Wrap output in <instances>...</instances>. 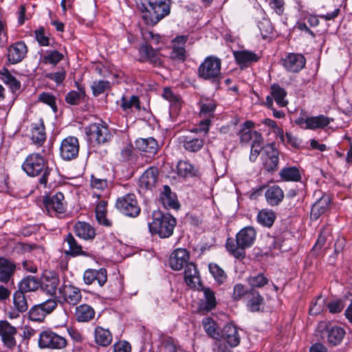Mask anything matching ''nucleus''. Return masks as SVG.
Wrapping results in <instances>:
<instances>
[{
  "label": "nucleus",
  "instance_id": "f257e3e1",
  "mask_svg": "<svg viewBox=\"0 0 352 352\" xmlns=\"http://www.w3.org/2000/svg\"><path fill=\"white\" fill-rule=\"evenodd\" d=\"M135 2L147 25L155 26L170 13L171 0H135Z\"/></svg>",
  "mask_w": 352,
  "mask_h": 352
},
{
  "label": "nucleus",
  "instance_id": "f03ea898",
  "mask_svg": "<svg viewBox=\"0 0 352 352\" xmlns=\"http://www.w3.org/2000/svg\"><path fill=\"white\" fill-rule=\"evenodd\" d=\"M256 230L252 226H245L235 235V238L228 236L225 248L228 254L237 260L242 261L246 256L245 250L253 246L256 239Z\"/></svg>",
  "mask_w": 352,
  "mask_h": 352
},
{
  "label": "nucleus",
  "instance_id": "7ed1b4c3",
  "mask_svg": "<svg viewBox=\"0 0 352 352\" xmlns=\"http://www.w3.org/2000/svg\"><path fill=\"white\" fill-rule=\"evenodd\" d=\"M21 168L30 177L41 175L38 184L45 188H47L52 168L49 166L47 160L42 155L38 153L29 154L23 162Z\"/></svg>",
  "mask_w": 352,
  "mask_h": 352
},
{
  "label": "nucleus",
  "instance_id": "20e7f679",
  "mask_svg": "<svg viewBox=\"0 0 352 352\" xmlns=\"http://www.w3.org/2000/svg\"><path fill=\"white\" fill-rule=\"evenodd\" d=\"M85 132L89 148L95 152L100 146L109 143L113 138L109 126L102 120L89 124L85 127Z\"/></svg>",
  "mask_w": 352,
  "mask_h": 352
},
{
  "label": "nucleus",
  "instance_id": "39448f33",
  "mask_svg": "<svg viewBox=\"0 0 352 352\" xmlns=\"http://www.w3.org/2000/svg\"><path fill=\"white\" fill-rule=\"evenodd\" d=\"M176 223V219L170 214L154 210L152 213V221L148 223L149 232L162 239L168 238L173 234Z\"/></svg>",
  "mask_w": 352,
  "mask_h": 352
},
{
  "label": "nucleus",
  "instance_id": "423d86ee",
  "mask_svg": "<svg viewBox=\"0 0 352 352\" xmlns=\"http://www.w3.org/2000/svg\"><path fill=\"white\" fill-rule=\"evenodd\" d=\"M43 210L50 217L61 219L67 210V203L63 192L47 194L43 197Z\"/></svg>",
  "mask_w": 352,
  "mask_h": 352
},
{
  "label": "nucleus",
  "instance_id": "0eeeda50",
  "mask_svg": "<svg viewBox=\"0 0 352 352\" xmlns=\"http://www.w3.org/2000/svg\"><path fill=\"white\" fill-rule=\"evenodd\" d=\"M221 60L214 56H207L197 69L199 79L211 82H219L221 78Z\"/></svg>",
  "mask_w": 352,
  "mask_h": 352
},
{
  "label": "nucleus",
  "instance_id": "6e6552de",
  "mask_svg": "<svg viewBox=\"0 0 352 352\" xmlns=\"http://www.w3.org/2000/svg\"><path fill=\"white\" fill-rule=\"evenodd\" d=\"M116 208L123 215L131 218L137 217L141 212V208L133 193L118 197L116 201Z\"/></svg>",
  "mask_w": 352,
  "mask_h": 352
},
{
  "label": "nucleus",
  "instance_id": "1a4fd4ad",
  "mask_svg": "<svg viewBox=\"0 0 352 352\" xmlns=\"http://www.w3.org/2000/svg\"><path fill=\"white\" fill-rule=\"evenodd\" d=\"M159 170L156 166H150L138 179V191L139 194L146 196L152 194L156 188Z\"/></svg>",
  "mask_w": 352,
  "mask_h": 352
},
{
  "label": "nucleus",
  "instance_id": "9d476101",
  "mask_svg": "<svg viewBox=\"0 0 352 352\" xmlns=\"http://www.w3.org/2000/svg\"><path fill=\"white\" fill-rule=\"evenodd\" d=\"M38 345L40 349L60 350L67 346V341L65 338L47 329L40 333Z\"/></svg>",
  "mask_w": 352,
  "mask_h": 352
},
{
  "label": "nucleus",
  "instance_id": "9b49d317",
  "mask_svg": "<svg viewBox=\"0 0 352 352\" xmlns=\"http://www.w3.org/2000/svg\"><path fill=\"white\" fill-rule=\"evenodd\" d=\"M56 307V299L49 298L43 302L32 306L28 313V319L33 322H43L45 317L52 314Z\"/></svg>",
  "mask_w": 352,
  "mask_h": 352
},
{
  "label": "nucleus",
  "instance_id": "f8f14e48",
  "mask_svg": "<svg viewBox=\"0 0 352 352\" xmlns=\"http://www.w3.org/2000/svg\"><path fill=\"white\" fill-rule=\"evenodd\" d=\"M56 298V301L60 304L76 306L81 301L82 294L78 287L72 284H63L58 288Z\"/></svg>",
  "mask_w": 352,
  "mask_h": 352
},
{
  "label": "nucleus",
  "instance_id": "ddd939ff",
  "mask_svg": "<svg viewBox=\"0 0 352 352\" xmlns=\"http://www.w3.org/2000/svg\"><path fill=\"white\" fill-rule=\"evenodd\" d=\"M261 160L263 168L266 172L273 173L278 170L279 151L276 147L275 143L268 144L263 147Z\"/></svg>",
  "mask_w": 352,
  "mask_h": 352
},
{
  "label": "nucleus",
  "instance_id": "4468645a",
  "mask_svg": "<svg viewBox=\"0 0 352 352\" xmlns=\"http://www.w3.org/2000/svg\"><path fill=\"white\" fill-rule=\"evenodd\" d=\"M140 61L142 63H149L153 67H163V56L160 52V49H154L148 43H142L139 49Z\"/></svg>",
  "mask_w": 352,
  "mask_h": 352
},
{
  "label": "nucleus",
  "instance_id": "2eb2a0df",
  "mask_svg": "<svg viewBox=\"0 0 352 352\" xmlns=\"http://www.w3.org/2000/svg\"><path fill=\"white\" fill-rule=\"evenodd\" d=\"M80 151L79 140L76 137L68 136L60 143L59 153L65 161H71L78 157Z\"/></svg>",
  "mask_w": 352,
  "mask_h": 352
},
{
  "label": "nucleus",
  "instance_id": "dca6fc26",
  "mask_svg": "<svg viewBox=\"0 0 352 352\" xmlns=\"http://www.w3.org/2000/svg\"><path fill=\"white\" fill-rule=\"evenodd\" d=\"M63 245L67 244L68 249L63 250V253L66 256L77 257L82 256L85 257L92 258L94 254L91 252L83 250L82 245L77 241L73 234L67 233L63 238Z\"/></svg>",
  "mask_w": 352,
  "mask_h": 352
},
{
  "label": "nucleus",
  "instance_id": "f3484780",
  "mask_svg": "<svg viewBox=\"0 0 352 352\" xmlns=\"http://www.w3.org/2000/svg\"><path fill=\"white\" fill-rule=\"evenodd\" d=\"M287 95V92L283 87L274 83L270 86V94L267 96L265 105L272 108L274 101L279 107H285L288 104Z\"/></svg>",
  "mask_w": 352,
  "mask_h": 352
},
{
  "label": "nucleus",
  "instance_id": "a211bd4d",
  "mask_svg": "<svg viewBox=\"0 0 352 352\" xmlns=\"http://www.w3.org/2000/svg\"><path fill=\"white\" fill-rule=\"evenodd\" d=\"M16 328L7 320H0V338L5 347L13 349L16 346Z\"/></svg>",
  "mask_w": 352,
  "mask_h": 352
},
{
  "label": "nucleus",
  "instance_id": "6ab92c4d",
  "mask_svg": "<svg viewBox=\"0 0 352 352\" xmlns=\"http://www.w3.org/2000/svg\"><path fill=\"white\" fill-rule=\"evenodd\" d=\"M188 39V36L185 35L177 36L173 39V47L169 54L171 60L180 63H183L186 60V43Z\"/></svg>",
  "mask_w": 352,
  "mask_h": 352
},
{
  "label": "nucleus",
  "instance_id": "aec40b11",
  "mask_svg": "<svg viewBox=\"0 0 352 352\" xmlns=\"http://www.w3.org/2000/svg\"><path fill=\"white\" fill-rule=\"evenodd\" d=\"M254 127L255 123L252 120H246L240 125L236 134L241 144H248L251 141L252 142L254 140H258L259 136L263 137L261 133L253 130Z\"/></svg>",
  "mask_w": 352,
  "mask_h": 352
},
{
  "label": "nucleus",
  "instance_id": "412c9836",
  "mask_svg": "<svg viewBox=\"0 0 352 352\" xmlns=\"http://www.w3.org/2000/svg\"><path fill=\"white\" fill-rule=\"evenodd\" d=\"M284 68L292 73H298L306 64V58L301 54L289 53L282 59Z\"/></svg>",
  "mask_w": 352,
  "mask_h": 352
},
{
  "label": "nucleus",
  "instance_id": "4be33fe9",
  "mask_svg": "<svg viewBox=\"0 0 352 352\" xmlns=\"http://www.w3.org/2000/svg\"><path fill=\"white\" fill-rule=\"evenodd\" d=\"M83 281L87 285L96 282L100 287H102L107 283V270L104 267L98 270L87 269L83 273Z\"/></svg>",
  "mask_w": 352,
  "mask_h": 352
},
{
  "label": "nucleus",
  "instance_id": "5701e85b",
  "mask_svg": "<svg viewBox=\"0 0 352 352\" xmlns=\"http://www.w3.org/2000/svg\"><path fill=\"white\" fill-rule=\"evenodd\" d=\"M28 51L24 41L15 42L8 48V60L11 64L19 63L26 57Z\"/></svg>",
  "mask_w": 352,
  "mask_h": 352
},
{
  "label": "nucleus",
  "instance_id": "b1692460",
  "mask_svg": "<svg viewBox=\"0 0 352 352\" xmlns=\"http://www.w3.org/2000/svg\"><path fill=\"white\" fill-rule=\"evenodd\" d=\"M28 309L27 296L20 291H16L13 294V307L8 313L10 318H16L20 314L25 312Z\"/></svg>",
  "mask_w": 352,
  "mask_h": 352
},
{
  "label": "nucleus",
  "instance_id": "393cba45",
  "mask_svg": "<svg viewBox=\"0 0 352 352\" xmlns=\"http://www.w3.org/2000/svg\"><path fill=\"white\" fill-rule=\"evenodd\" d=\"M322 333L327 338L328 344L331 346L340 345L346 333L345 330L342 327L336 325H327Z\"/></svg>",
  "mask_w": 352,
  "mask_h": 352
},
{
  "label": "nucleus",
  "instance_id": "a878e982",
  "mask_svg": "<svg viewBox=\"0 0 352 352\" xmlns=\"http://www.w3.org/2000/svg\"><path fill=\"white\" fill-rule=\"evenodd\" d=\"M16 269V263L12 260L0 256V282L7 284L13 282V276Z\"/></svg>",
  "mask_w": 352,
  "mask_h": 352
},
{
  "label": "nucleus",
  "instance_id": "bb28decb",
  "mask_svg": "<svg viewBox=\"0 0 352 352\" xmlns=\"http://www.w3.org/2000/svg\"><path fill=\"white\" fill-rule=\"evenodd\" d=\"M333 121V118H329L324 115L317 116H311L306 118H301L298 121V124H305V129L310 130H316L324 129L331 122Z\"/></svg>",
  "mask_w": 352,
  "mask_h": 352
},
{
  "label": "nucleus",
  "instance_id": "cd10ccee",
  "mask_svg": "<svg viewBox=\"0 0 352 352\" xmlns=\"http://www.w3.org/2000/svg\"><path fill=\"white\" fill-rule=\"evenodd\" d=\"M236 64L241 69L246 68L253 63H257L261 56L249 50H236L233 52Z\"/></svg>",
  "mask_w": 352,
  "mask_h": 352
},
{
  "label": "nucleus",
  "instance_id": "c85d7f7f",
  "mask_svg": "<svg viewBox=\"0 0 352 352\" xmlns=\"http://www.w3.org/2000/svg\"><path fill=\"white\" fill-rule=\"evenodd\" d=\"M220 340H224L231 348L237 346L241 342L237 327L232 324L225 325L221 331Z\"/></svg>",
  "mask_w": 352,
  "mask_h": 352
},
{
  "label": "nucleus",
  "instance_id": "c756f323",
  "mask_svg": "<svg viewBox=\"0 0 352 352\" xmlns=\"http://www.w3.org/2000/svg\"><path fill=\"white\" fill-rule=\"evenodd\" d=\"M135 147L148 157H153L159 150L158 143L153 138L137 139Z\"/></svg>",
  "mask_w": 352,
  "mask_h": 352
},
{
  "label": "nucleus",
  "instance_id": "7c9ffc66",
  "mask_svg": "<svg viewBox=\"0 0 352 352\" xmlns=\"http://www.w3.org/2000/svg\"><path fill=\"white\" fill-rule=\"evenodd\" d=\"M189 258V253L186 249H176L170 256V267L174 270H180L188 263Z\"/></svg>",
  "mask_w": 352,
  "mask_h": 352
},
{
  "label": "nucleus",
  "instance_id": "2f4dec72",
  "mask_svg": "<svg viewBox=\"0 0 352 352\" xmlns=\"http://www.w3.org/2000/svg\"><path fill=\"white\" fill-rule=\"evenodd\" d=\"M73 232L76 236L85 241H91L96 235V230L91 224L80 221L74 225Z\"/></svg>",
  "mask_w": 352,
  "mask_h": 352
},
{
  "label": "nucleus",
  "instance_id": "473e14b6",
  "mask_svg": "<svg viewBox=\"0 0 352 352\" xmlns=\"http://www.w3.org/2000/svg\"><path fill=\"white\" fill-rule=\"evenodd\" d=\"M331 201L328 195H323L317 200L311 209V219L313 221L318 220L322 214L326 213L330 208Z\"/></svg>",
  "mask_w": 352,
  "mask_h": 352
},
{
  "label": "nucleus",
  "instance_id": "72a5a7b5",
  "mask_svg": "<svg viewBox=\"0 0 352 352\" xmlns=\"http://www.w3.org/2000/svg\"><path fill=\"white\" fill-rule=\"evenodd\" d=\"M177 174L182 177H199L201 172L198 166L187 160H180L177 165Z\"/></svg>",
  "mask_w": 352,
  "mask_h": 352
},
{
  "label": "nucleus",
  "instance_id": "f704fd0d",
  "mask_svg": "<svg viewBox=\"0 0 352 352\" xmlns=\"http://www.w3.org/2000/svg\"><path fill=\"white\" fill-rule=\"evenodd\" d=\"M204 138L192 135H184L182 137V146L184 149L189 153H197L199 151L204 145Z\"/></svg>",
  "mask_w": 352,
  "mask_h": 352
},
{
  "label": "nucleus",
  "instance_id": "c9c22d12",
  "mask_svg": "<svg viewBox=\"0 0 352 352\" xmlns=\"http://www.w3.org/2000/svg\"><path fill=\"white\" fill-rule=\"evenodd\" d=\"M60 280L58 276L54 273H49L44 274L41 278L40 286L42 289L46 292L48 294L54 296L56 294L58 285H59Z\"/></svg>",
  "mask_w": 352,
  "mask_h": 352
},
{
  "label": "nucleus",
  "instance_id": "e433bc0d",
  "mask_svg": "<svg viewBox=\"0 0 352 352\" xmlns=\"http://www.w3.org/2000/svg\"><path fill=\"white\" fill-rule=\"evenodd\" d=\"M302 170L296 166L283 167L279 172V176L283 182H301Z\"/></svg>",
  "mask_w": 352,
  "mask_h": 352
},
{
  "label": "nucleus",
  "instance_id": "4c0bfd02",
  "mask_svg": "<svg viewBox=\"0 0 352 352\" xmlns=\"http://www.w3.org/2000/svg\"><path fill=\"white\" fill-rule=\"evenodd\" d=\"M184 280L190 288H196L199 283H201L199 272L193 263H188L185 265Z\"/></svg>",
  "mask_w": 352,
  "mask_h": 352
},
{
  "label": "nucleus",
  "instance_id": "58836bf2",
  "mask_svg": "<svg viewBox=\"0 0 352 352\" xmlns=\"http://www.w3.org/2000/svg\"><path fill=\"white\" fill-rule=\"evenodd\" d=\"M265 197L267 204L270 206H278L284 199V192L277 185L269 187L265 192Z\"/></svg>",
  "mask_w": 352,
  "mask_h": 352
},
{
  "label": "nucleus",
  "instance_id": "ea45409f",
  "mask_svg": "<svg viewBox=\"0 0 352 352\" xmlns=\"http://www.w3.org/2000/svg\"><path fill=\"white\" fill-rule=\"evenodd\" d=\"M160 199L166 208L177 209L179 208L176 194L172 192L170 186L168 185L163 186V190L160 193Z\"/></svg>",
  "mask_w": 352,
  "mask_h": 352
},
{
  "label": "nucleus",
  "instance_id": "a19ab883",
  "mask_svg": "<svg viewBox=\"0 0 352 352\" xmlns=\"http://www.w3.org/2000/svg\"><path fill=\"white\" fill-rule=\"evenodd\" d=\"M75 84L78 91L72 90L69 91L65 97V100L67 104L74 106L78 105L82 102H84L87 96L85 87L78 82H76Z\"/></svg>",
  "mask_w": 352,
  "mask_h": 352
},
{
  "label": "nucleus",
  "instance_id": "79ce46f5",
  "mask_svg": "<svg viewBox=\"0 0 352 352\" xmlns=\"http://www.w3.org/2000/svg\"><path fill=\"white\" fill-rule=\"evenodd\" d=\"M197 290L204 292V309L208 311L213 310L217 306L215 293L208 287H204L202 283H199L196 287Z\"/></svg>",
  "mask_w": 352,
  "mask_h": 352
},
{
  "label": "nucleus",
  "instance_id": "37998d69",
  "mask_svg": "<svg viewBox=\"0 0 352 352\" xmlns=\"http://www.w3.org/2000/svg\"><path fill=\"white\" fill-rule=\"evenodd\" d=\"M247 297L248 298L246 303L248 309L252 312L260 311L261 306L264 305V298L261 294L255 289H250Z\"/></svg>",
  "mask_w": 352,
  "mask_h": 352
},
{
  "label": "nucleus",
  "instance_id": "c03bdc74",
  "mask_svg": "<svg viewBox=\"0 0 352 352\" xmlns=\"http://www.w3.org/2000/svg\"><path fill=\"white\" fill-rule=\"evenodd\" d=\"M94 309L87 304H82L76 307L75 317L79 322H88L94 319Z\"/></svg>",
  "mask_w": 352,
  "mask_h": 352
},
{
  "label": "nucleus",
  "instance_id": "a18cd8bd",
  "mask_svg": "<svg viewBox=\"0 0 352 352\" xmlns=\"http://www.w3.org/2000/svg\"><path fill=\"white\" fill-rule=\"evenodd\" d=\"M203 328L207 336L216 340H220L221 331L217 323L210 317H206L201 321Z\"/></svg>",
  "mask_w": 352,
  "mask_h": 352
},
{
  "label": "nucleus",
  "instance_id": "49530a36",
  "mask_svg": "<svg viewBox=\"0 0 352 352\" xmlns=\"http://www.w3.org/2000/svg\"><path fill=\"white\" fill-rule=\"evenodd\" d=\"M94 339L97 344L101 346H108L113 340V336L109 329L98 326L94 330Z\"/></svg>",
  "mask_w": 352,
  "mask_h": 352
},
{
  "label": "nucleus",
  "instance_id": "de8ad7c7",
  "mask_svg": "<svg viewBox=\"0 0 352 352\" xmlns=\"http://www.w3.org/2000/svg\"><path fill=\"white\" fill-rule=\"evenodd\" d=\"M276 219V212L268 208H263L259 210L256 216V221L265 228H271Z\"/></svg>",
  "mask_w": 352,
  "mask_h": 352
},
{
  "label": "nucleus",
  "instance_id": "09e8293b",
  "mask_svg": "<svg viewBox=\"0 0 352 352\" xmlns=\"http://www.w3.org/2000/svg\"><path fill=\"white\" fill-rule=\"evenodd\" d=\"M39 287L40 282L37 278L28 276L19 282L17 291L25 294L27 292L36 291Z\"/></svg>",
  "mask_w": 352,
  "mask_h": 352
},
{
  "label": "nucleus",
  "instance_id": "8fccbe9b",
  "mask_svg": "<svg viewBox=\"0 0 352 352\" xmlns=\"http://www.w3.org/2000/svg\"><path fill=\"white\" fill-rule=\"evenodd\" d=\"M200 118H209L212 120L214 116V111L217 109V102L214 100L200 101L199 102Z\"/></svg>",
  "mask_w": 352,
  "mask_h": 352
},
{
  "label": "nucleus",
  "instance_id": "3c124183",
  "mask_svg": "<svg viewBox=\"0 0 352 352\" xmlns=\"http://www.w3.org/2000/svg\"><path fill=\"white\" fill-rule=\"evenodd\" d=\"M30 139L33 144L42 146L46 140L45 126L43 124H34L31 129Z\"/></svg>",
  "mask_w": 352,
  "mask_h": 352
},
{
  "label": "nucleus",
  "instance_id": "603ef678",
  "mask_svg": "<svg viewBox=\"0 0 352 352\" xmlns=\"http://www.w3.org/2000/svg\"><path fill=\"white\" fill-rule=\"evenodd\" d=\"M331 228L329 225L324 226L320 232L318 239L312 248V251L320 250L325 245L328 238L331 236Z\"/></svg>",
  "mask_w": 352,
  "mask_h": 352
},
{
  "label": "nucleus",
  "instance_id": "864d4df0",
  "mask_svg": "<svg viewBox=\"0 0 352 352\" xmlns=\"http://www.w3.org/2000/svg\"><path fill=\"white\" fill-rule=\"evenodd\" d=\"M120 102V107L123 111L131 109L133 107L137 111H140L141 109V102L138 96L133 95L129 99H127L125 96H122Z\"/></svg>",
  "mask_w": 352,
  "mask_h": 352
},
{
  "label": "nucleus",
  "instance_id": "5fc2aeb1",
  "mask_svg": "<svg viewBox=\"0 0 352 352\" xmlns=\"http://www.w3.org/2000/svg\"><path fill=\"white\" fill-rule=\"evenodd\" d=\"M162 96L170 102L171 107L177 110H179L181 108V98L179 96L175 95L170 88L164 87L163 89Z\"/></svg>",
  "mask_w": 352,
  "mask_h": 352
},
{
  "label": "nucleus",
  "instance_id": "6e6d98bb",
  "mask_svg": "<svg viewBox=\"0 0 352 352\" xmlns=\"http://www.w3.org/2000/svg\"><path fill=\"white\" fill-rule=\"evenodd\" d=\"M208 268L210 273L219 285H222L225 283L227 279V275L219 265L217 263H210Z\"/></svg>",
  "mask_w": 352,
  "mask_h": 352
},
{
  "label": "nucleus",
  "instance_id": "4d7b16f0",
  "mask_svg": "<svg viewBox=\"0 0 352 352\" xmlns=\"http://www.w3.org/2000/svg\"><path fill=\"white\" fill-rule=\"evenodd\" d=\"M120 155L123 160L130 164H138V155L134 151L132 144H126L120 151Z\"/></svg>",
  "mask_w": 352,
  "mask_h": 352
},
{
  "label": "nucleus",
  "instance_id": "13d9d810",
  "mask_svg": "<svg viewBox=\"0 0 352 352\" xmlns=\"http://www.w3.org/2000/svg\"><path fill=\"white\" fill-rule=\"evenodd\" d=\"M268 282V278L263 273L250 276L247 278V283L251 287V289L261 288L267 285Z\"/></svg>",
  "mask_w": 352,
  "mask_h": 352
},
{
  "label": "nucleus",
  "instance_id": "bf43d9fd",
  "mask_svg": "<svg viewBox=\"0 0 352 352\" xmlns=\"http://www.w3.org/2000/svg\"><path fill=\"white\" fill-rule=\"evenodd\" d=\"M107 298L113 299L118 298L122 292V286L118 280L109 281L108 286L104 290Z\"/></svg>",
  "mask_w": 352,
  "mask_h": 352
},
{
  "label": "nucleus",
  "instance_id": "052dcab7",
  "mask_svg": "<svg viewBox=\"0 0 352 352\" xmlns=\"http://www.w3.org/2000/svg\"><path fill=\"white\" fill-rule=\"evenodd\" d=\"M94 96H98L111 88V82L108 80H100L94 81L91 87Z\"/></svg>",
  "mask_w": 352,
  "mask_h": 352
},
{
  "label": "nucleus",
  "instance_id": "680f3d73",
  "mask_svg": "<svg viewBox=\"0 0 352 352\" xmlns=\"http://www.w3.org/2000/svg\"><path fill=\"white\" fill-rule=\"evenodd\" d=\"M63 58V54L57 50L47 51V54L42 58V63L56 65Z\"/></svg>",
  "mask_w": 352,
  "mask_h": 352
},
{
  "label": "nucleus",
  "instance_id": "e2e57ef3",
  "mask_svg": "<svg viewBox=\"0 0 352 352\" xmlns=\"http://www.w3.org/2000/svg\"><path fill=\"white\" fill-rule=\"evenodd\" d=\"M263 143V138L260 136L258 140H254V141L252 142L251 150L249 157V159L252 162H254L256 160L261 151H263V147L262 146Z\"/></svg>",
  "mask_w": 352,
  "mask_h": 352
},
{
  "label": "nucleus",
  "instance_id": "0e129e2a",
  "mask_svg": "<svg viewBox=\"0 0 352 352\" xmlns=\"http://www.w3.org/2000/svg\"><path fill=\"white\" fill-rule=\"evenodd\" d=\"M250 289H248L244 285L241 283L236 284L233 287L232 298L234 301H239L244 297L248 296Z\"/></svg>",
  "mask_w": 352,
  "mask_h": 352
},
{
  "label": "nucleus",
  "instance_id": "69168bd1",
  "mask_svg": "<svg viewBox=\"0 0 352 352\" xmlns=\"http://www.w3.org/2000/svg\"><path fill=\"white\" fill-rule=\"evenodd\" d=\"M258 27L263 38H267L273 36L274 28L270 21L264 19L262 21H260Z\"/></svg>",
  "mask_w": 352,
  "mask_h": 352
},
{
  "label": "nucleus",
  "instance_id": "338daca9",
  "mask_svg": "<svg viewBox=\"0 0 352 352\" xmlns=\"http://www.w3.org/2000/svg\"><path fill=\"white\" fill-rule=\"evenodd\" d=\"M38 101L49 105L53 110L54 112H56L58 110L56 97L47 92H43L39 94Z\"/></svg>",
  "mask_w": 352,
  "mask_h": 352
},
{
  "label": "nucleus",
  "instance_id": "774afa93",
  "mask_svg": "<svg viewBox=\"0 0 352 352\" xmlns=\"http://www.w3.org/2000/svg\"><path fill=\"white\" fill-rule=\"evenodd\" d=\"M67 72L65 69L61 68L60 70L56 72L46 73L44 76L55 82L57 85L61 84L65 79Z\"/></svg>",
  "mask_w": 352,
  "mask_h": 352
}]
</instances>
